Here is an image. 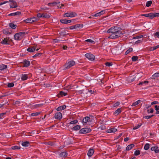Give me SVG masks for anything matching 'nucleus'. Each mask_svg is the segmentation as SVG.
Returning a JSON list of instances; mask_svg holds the SVG:
<instances>
[{"label":"nucleus","mask_w":159,"mask_h":159,"mask_svg":"<svg viewBox=\"0 0 159 159\" xmlns=\"http://www.w3.org/2000/svg\"><path fill=\"white\" fill-rule=\"evenodd\" d=\"M134 146V144H130L126 147V149H131Z\"/></svg>","instance_id":"c756f323"},{"label":"nucleus","mask_w":159,"mask_h":159,"mask_svg":"<svg viewBox=\"0 0 159 159\" xmlns=\"http://www.w3.org/2000/svg\"><path fill=\"white\" fill-rule=\"evenodd\" d=\"M159 77V73L157 72L155 73L152 76V79H154L158 77Z\"/></svg>","instance_id":"bb28decb"},{"label":"nucleus","mask_w":159,"mask_h":159,"mask_svg":"<svg viewBox=\"0 0 159 159\" xmlns=\"http://www.w3.org/2000/svg\"><path fill=\"white\" fill-rule=\"evenodd\" d=\"M150 144L148 143H146L144 146V149H149L150 148Z\"/></svg>","instance_id":"473e14b6"},{"label":"nucleus","mask_w":159,"mask_h":159,"mask_svg":"<svg viewBox=\"0 0 159 159\" xmlns=\"http://www.w3.org/2000/svg\"><path fill=\"white\" fill-rule=\"evenodd\" d=\"M154 36L155 37H157L158 38H159V32H157L155 33L154 34Z\"/></svg>","instance_id":"864d4df0"},{"label":"nucleus","mask_w":159,"mask_h":159,"mask_svg":"<svg viewBox=\"0 0 159 159\" xmlns=\"http://www.w3.org/2000/svg\"><path fill=\"white\" fill-rule=\"evenodd\" d=\"M10 42V39L9 38H5L1 42V43L3 44H9Z\"/></svg>","instance_id":"9d476101"},{"label":"nucleus","mask_w":159,"mask_h":159,"mask_svg":"<svg viewBox=\"0 0 159 159\" xmlns=\"http://www.w3.org/2000/svg\"><path fill=\"white\" fill-rule=\"evenodd\" d=\"M83 27V24H77L74 25H72L70 27V29L71 30L77 29L78 28H82Z\"/></svg>","instance_id":"6e6552de"},{"label":"nucleus","mask_w":159,"mask_h":159,"mask_svg":"<svg viewBox=\"0 0 159 159\" xmlns=\"http://www.w3.org/2000/svg\"><path fill=\"white\" fill-rule=\"evenodd\" d=\"M7 68V66L4 64L0 65V70H2Z\"/></svg>","instance_id":"5701e85b"},{"label":"nucleus","mask_w":159,"mask_h":159,"mask_svg":"<svg viewBox=\"0 0 159 159\" xmlns=\"http://www.w3.org/2000/svg\"><path fill=\"white\" fill-rule=\"evenodd\" d=\"M28 78L27 75L26 74H22L21 75V79L23 80H25L27 79Z\"/></svg>","instance_id":"b1692460"},{"label":"nucleus","mask_w":159,"mask_h":159,"mask_svg":"<svg viewBox=\"0 0 159 159\" xmlns=\"http://www.w3.org/2000/svg\"><path fill=\"white\" fill-rule=\"evenodd\" d=\"M5 114H6V113H3L0 114V119L3 118L4 117V116Z\"/></svg>","instance_id":"6e6d98bb"},{"label":"nucleus","mask_w":159,"mask_h":159,"mask_svg":"<svg viewBox=\"0 0 159 159\" xmlns=\"http://www.w3.org/2000/svg\"><path fill=\"white\" fill-rule=\"evenodd\" d=\"M38 20V18L37 17H34L31 18H28L26 20H25L24 21L26 23H31L34 22Z\"/></svg>","instance_id":"39448f33"},{"label":"nucleus","mask_w":159,"mask_h":159,"mask_svg":"<svg viewBox=\"0 0 159 159\" xmlns=\"http://www.w3.org/2000/svg\"><path fill=\"white\" fill-rule=\"evenodd\" d=\"M154 111V110L152 108H151L150 109V111H149V109H148L147 110V112L148 113H153Z\"/></svg>","instance_id":"79ce46f5"},{"label":"nucleus","mask_w":159,"mask_h":159,"mask_svg":"<svg viewBox=\"0 0 159 159\" xmlns=\"http://www.w3.org/2000/svg\"><path fill=\"white\" fill-rule=\"evenodd\" d=\"M141 125V124H139L133 128V130H135L139 128Z\"/></svg>","instance_id":"8fccbe9b"},{"label":"nucleus","mask_w":159,"mask_h":159,"mask_svg":"<svg viewBox=\"0 0 159 159\" xmlns=\"http://www.w3.org/2000/svg\"><path fill=\"white\" fill-rule=\"evenodd\" d=\"M91 130L89 128H83L81 129L79 131L80 134H86L89 133Z\"/></svg>","instance_id":"0eeeda50"},{"label":"nucleus","mask_w":159,"mask_h":159,"mask_svg":"<svg viewBox=\"0 0 159 159\" xmlns=\"http://www.w3.org/2000/svg\"><path fill=\"white\" fill-rule=\"evenodd\" d=\"M66 107V105H63L59 107L57 109V111H61L65 109Z\"/></svg>","instance_id":"412c9836"},{"label":"nucleus","mask_w":159,"mask_h":159,"mask_svg":"<svg viewBox=\"0 0 159 159\" xmlns=\"http://www.w3.org/2000/svg\"><path fill=\"white\" fill-rule=\"evenodd\" d=\"M43 104H36L35 105L36 107L37 108L39 107H41L42 106Z\"/></svg>","instance_id":"052dcab7"},{"label":"nucleus","mask_w":159,"mask_h":159,"mask_svg":"<svg viewBox=\"0 0 159 159\" xmlns=\"http://www.w3.org/2000/svg\"><path fill=\"white\" fill-rule=\"evenodd\" d=\"M42 54V53H39L36 54L34 55L33 56V57H39L41 56V55Z\"/></svg>","instance_id":"09e8293b"},{"label":"nucleus","mask_w":159,"mask_h":159,"mask_svg":"<svg viewBox=\"0 0 159 159\" xmlns=\"http://www.w3.org/2000/svg\"><path fill=\"white\" fill-rule=\"evenodd\" d=\"M77 16V14L74 12H67L64 14V17H74Z\"/></svg>","instance_id":"20e7f679"},{"label":"nucleus","mask_w":159,"mask_h":159,"mask_svg":"<svg viewBox=\"0 0 159 159\" xmlns=\"http://www.w3.org/2000/svg\"><path fill=\"white\" fill-rule=\"evenodd\" d=\"M35 47L33 46L30 47L28 48L27 49V51L30 52H33L35 50Z\"/></svg>","instance_id":"ddd939ff"},{"label":"nucleus","mask_w":159,"mask_h":159,"mask_svg":"<svg viewBox=\"0 0 159 159\" xmlns=\"http://www.w3.org/2000/svg\"><path fill=\"white\" fill-rule=\"evenodd\" d=\"M59 94L61 96H65L67 95V93L63 91H61L60 92Z\"/></svg>","instance_id":"72a5a7b5"},{"label":"nucleus","mask_w":159,"mask_h":159,"mask_svg":"<svg viewBox=\"0 0 159 159\" xmlns=\"http://www.w3.org/2000/svg\"><path fill=\"white\" fill-rule=\"evenodd\" d=\"M85 41L91 43H93L94 42L92 40H91V39H87L85 40Z\"/></svg>","instance_id":"13d9d810"},{"label":"nucleus","mask_w":159,"mask_h":159,"mask_svg":"<svg viewBox=\"0 0 159 159\" xmlns=\"http://www.w3.org/2000/svg\"><path fill=\"white\" fill-rule=\"evenodd\" d=\"M3 32L4 34H10V33L6 29L3 30Z\"/></svg>","instance_id":"ea45409f"},{"label":"nucleus","mask_w":159,"mask_h":159,"mask_svg":"<svg viewBox=\"0 0 159 159\" xmlns=\"http://www.w3.org/2000/svg\"><path fill=\"white\" fill-rule=\"evenodd\" d=\"M40 114L39 112L33 113L31 114V115L33 116H37Z\"/></svg>","instance_id":"49530a36"},{"label":"nucleus","mask_w":159,"mask_h":159,"mask_svg":"<svg viewBox=\"0 0 159 159\" xmlns=\"http://www.w3.org/2000/svg\"><path fill=\"white\" fill-rule=\"evenodd\" d=\"M85 56L89 60L92 61H94L95 58V56L91 53H86Z\"/></svg>","instance_id":"423d86ee"},{"label":"nucleus","mask_w":159,"mask_h":159,"mask_svg":"<svg viewBox=\"0 0 159 159\" xmlns=\"http://www.w3.org/2000/svg\"><path fill=\"white\" fill-rule=\"evenodd\" d=\"M159 48V45L156 46L155 47H151L150 48V50L151 51H153Z\"/></svg>","instance_id":"4c0bfd02"},{"label":"nucleus","mask_w":159,"mask_h":159,"mask_svg":"<svg viewBox=\"0 0 159 159\" xmlns=\"http://www.w3.org/2000/svg\"><path fill=\"white\" fill-rule=\"evenodd\" d=\"M68 155V153L66 151L62 152L59 154V156L62 157H66Z\"/></svg>","instance_id":"f8f14e48"},{"label":"nucleus","mask_w":159,"mask_h":159,"mask_svg":"<svg viewBox=\"0 0 159 159\" xmlns=\"http://www.w3.org/2000/svg\"><path fill=\"white\" fill-rule=\"evenodd\" d=\"M90 122V118L88 116L85 117L83 120V122L84 123H86L87 122Z\"/></svg>","instance_id":"f3484780"},{"label":"nucleus","mask_w":159,"mask_h":159,"mask_svg":"<svg viewBox=\"0 0 159 159\" xmlns=\"http://www.w3.org/2000/svg\"><path fill=\"white\" fill-rule=\"evenodd\" d=\"M158 103V102L157 101H155L152 102L151 103V105H154V104H157Z\"/></svg>","instance_id":"bf43d9fd"},{"label":"nucleus","mask_w":159,"mask_h":159,"mask_svg":"<svg viewBox=\"0 0 159 159\" xmlns=\"http://www.w3.org/2000/svg\"><path fill=\"white\" fill-rule=\"evenodd\" d=\"M80 128L81 127L80 125H77L73 127L72 129V130L77 131L80 129Z\"/></svg>","instance_id":"4be33fe9"},{"label":"nucleus","mask_w":159,"mask_h":159,"mask_svg":"<svg viewBox=\"0 0 159 159\" xmlns=\"http://www.w3.org/2000/svg\"><path fill=\"white\" fill-rule=\"evenodd\" d=\"M60 41H61V40H60V39H55L54 40V42L55 43H57Z\"/></svg>","instance_id":"69168bd1"},{"label":"nucleus","mask_w":159,"mask_h":159,"mask_svg":"<svg viewBox=\"0 0 159 159\" xmlns=\"http://www.w3.org/2000/svg\"><path fill=\"white\" fill-rule=\"evenodd\" d=\"M117 130V129H116L111 128L107 129V132L108 133H115L116 132Z\"/></svg>","instance_id":"a211bd4d"},{"label":"nucleus","mask_w":159,"mask_h":159,"mask_svg":"<svg viewBox=\"0 0 159 159\" xmlns=\"http://www.w3.org/2000/svg\"><path fill=\"white\" fill-rule=\"evenodd\" d=\"M25 34V32H23L16 33L14 35L15 39L17 40L21 39L24 36Z\"/></svg>","instance_id":"f03ea898"},{"label":"nucleus","mask_w":159,"mask_h":159,"mask_svg":"<svg viewBox=\"0 0 159 159\" xmlns=\"http://www.w3.org/2000/svg\"><path fill=\"white\" fill-rule=\"evenodd\" d=\"M75 64V62L73 61H71L66 62L64 65L65 68L64 69V70H65L66 69L69 68L74 65Z\"/></svg>","instance_id":"7ed1b4c3"},{"label":"nucleus","mask_w":159,"mask_h":159,"mask_svg":"<svg viewBox=\"0 0 159 159\" xmlns=\"http://www.w3.org/2000/svg\"><path fill=\"white\" fill-rule=\"evenodd\" d=\"M50 16L49 15L47 14H43V17L45 18H48L50 17Z\"/></svg>","instance_id":"2f4dec72"},{"label":"nucleus","mask_w":159,"mask_h":159,"mask_svg":"<svg viewBox=\"0 0 159 159\" xmlns=\"http://www.w3.org/2000/svg\"><path fill=\"white\" fill-rule=\"evenodd\" d=\"M78 122V120H74L71 121L70 122V124H75Z\"/></svg>","instance_id":"a18cd8bd"},{"label":"nucleus","mask_w":159,"mask_h":159,"mask_svg":"<svg viewBox=\"0 0 159 159\" xmlns=\"http://www.w3.org/2000/svg\"><path fill=\"white\" fill-rule=\"evenodd\" d=\"M120 102H117L116 103H115L113 105V107H116L118 106L120 104Z\"/></svg>","instance_id":"37998d69"},{"label":"nucleus","mask_w":159,"mask_h":159,"mask_svg":"<svg viewBox=\"0 0 159 159\" xmlns=\"http://www.w3.org/2000/svg\"><path fill=\"white\" fill-rule=\"evenodd\" d=\"M21 12L20 11H17L15 12L11 13L8 15L9 16H20V15Z\"/></svg>","instance_id":"dca6fc26"},{"label":"nucleus","mask_w":159,"mask_h":159,"mask_svg":"<svg viewBox=\"0 0 159 159\" xmlns=\"http://www.w3.org/2000/svg\"><path fill=\"white\" fill-rule=\"evenodd\" d=\"M37 18H38V20H39V18L40 17H43V14L41 15L40 13H38L37 14Z\"/></svg>","instance_id":"5fc2aeb1"},{"label":"nucleus","mask_w":159,"mask_h":159,"mask_svg":"<svg viewBox=\"0 0 159 159\" xmlns=\"http://www.w3.org/2000/svg\"><path fill=\"white\" fill-rule=\"evenodd\" d=\"M24 66L25 67H27L29 66L30 65V61L25 60L23 62Z\"/></svg>","instance_id":"6ab92c4d"},{"label":"nucleus","mask_w":159,"mask_h":159,"mask_svg":"<svg viewBox=\"0 0 159 159\" xmlns=\"http://www.w3.org/2000/svg\"><path fill=\"white\" fill-rule=\"evenodd\" d=\"M152 2L151 1H148L146 3V7H149L151 5V4L152 3Z\"/></svg>","instance_id":"c9c22d12"},{"label":"nucleus","mask_w":159,"mask_h":159,"mask_svg":"<svg viewBox=\"0 0 159 159\" xmlns=\"http://www.w3.org/2000/svg\"><path fill=\"white\" fill-rule=\"evenodd\" d=\"M71 21V20H67L66 19H62L60 20V22L61 23L65 24L70 23Z\"/></svg>","instance_id":"2eb2a0df"},{"label":"nucleus","mask_w":159,"mask_h":159,"mask_svg":"<svg viewBox=\"0 0 159 159\" xmlns=\"http://www.w3.org/2000/svg\"><path fill=\"white\" fill-rule=\"evenodd\" d=\"M94 153V150H89L87 155L89 157H90L93 155Z\"/></svg>","instance_id":"aec40b11"},{"label":"nucleus","mask_w":159,"mask_h":159,"mask_svg":"<svg viewBox=\"0 0 159 159\" xmlns=\"http://www.w3.org/2000/svg\"><path fill=\"white\" fill-rule=\"evenodd\" d=\"M112 64V62H107L105 63L106 65L109 67L111 66Z\"/></svg>","instance_id":"c03bdc74"},{"label":"nucleus","mask_w":159,"mask_h":159,"mask_svg":"<svg viewBox=\"0 0 159 159\" xmlns=\"http://www.w3.org/2000/svg\"><path fill=\"white\" fill-rule=\"evenodd\" d=\"M158 148H159V145L152 147L150 149H157Z\"/></svg>","instance_id":"603ef678"},{"label":"nucleus","mask_w":159,"mask_h":159,"mask_svg":"<svg viewBox=\"0 0 159 159\" xmlns=\"http://www.w3.org/2000/svg\"><path fill=\"white\" fill-rule=\"evenodd\" d=\"M21 144L24 147H27L30 145V143L27 141H25L21 143Z\"/></svg>","instance_id":"4468645a"},{"label":"nucleus","mask_w":159,"mask_h":159,"mask_svg":"<svg viewBox=\"0 0 159 159\" xmlns=\"http://www.w3.org/2000/svg\"><path fill=\"white\" fill-rule=\"evenodd\" d=\"M140 154V151L139 150H136L135 151L134 154L135 156H138Z\"/></svg>","instance_id":"e433bc0d"},{"label":"nucleus","mask_w":159,"mask_h":159,"mask_svg":"<svg viewBox=\"0 0 159 159\" xmlns=\"http://www.w3.org/2000/svg\"><path fill=\"white\" fill-rule=\"evenodd\" d=\"M149 18L152 19L154 17V13H149Z\"/></svg>","instance_id":"58836bf2"},{"label":"nucleus","mask_w":159,"mask_h":159,"mask_svg":"<svg viewBox=\"0 0 159 159\" xmlns=\"http://www.w3.org/2000/svg\"><path fill=\"white\" fill-rule=\"evenodd\" d=\"M143 37V35H139V36H138L136 37H135L134 38H135V39L141 38H142Z\"/></svg>","instance_id":"0e129e2a"},{"label":"nucleus","mask_w":159,"mask_h":159,"mask_svg":"<svg viewBox=\"0 0 159 159\" xmlns=\"http://www.w3.org/2000/svg\"><path fill=\"white\" fill-rule=\"evenodd\" d=\"M12 4L13 6H11L10 5V8H16L18 7L16 2L15 1V2Z\"/></svg>","instance_id":"cd10ccee"},{"label":"nucleus","mask_w":159,"mask_h":159,"mask_svg":"<svg viewBox=\"0 0 159 159\" xmlns=\"http://www.w3.org/2000/svg\"><path fill=\"white\" fill-rule=\"evenodd\" d=\"M54 118L56 119H57L59 120H60L62 118V114L60 112H57L55 114Z\"/></svg>","instance_id":"1a4fd4ad"},{"label":"nucleus","mask_w":159,"mask_h":159,"mask_svg":"<svg viewBox=\"0 0 159 159\" xmlns=\"http://www.w3.org/2000/svg\"><path fill=\"white\" fill-rule=\"evenodd\" d=\"M121 29L119 27L113 26L110 28L107 32L111 33L108 38L111 39H117L121 36L123 34L121 30Z\"/></svg>","instance_id":"f257e3e1"},{"label":"nucleus","mask_w":159,"mask_h":159,"mask_svg":"<svg viewBox=\"0 0 159 159\" xmlns=\"http://www.w3.org/2000/svg\"><path fill=\"white\" fill-rule=\"evenodd\" d=\"M106 10H102L101 11L96 13L94 15H92V16H94L95 17L100 16H101L103 15L105 13Z\"/></svg>","instance_id":"9b49d317"},{"label":"nucleus","mask_w":159,"mask_h":159,"mask_svg":"<svg viewBox=\"0 0 159 159\" xmlns=\"http://www.w3.org/2000/svg\"><path fill=\"white\" fill-rule=\"evenodd\" d=\"M9 26L13 29H15L16 27V25L12 23H10L9 24Z\"/></svg>","instance_id":"393cba45"},{"label":"nucleus","mask_w":159,"mask_h":159,"mask_svg":"<svg viewBox=\"0 0 159 159\" xmlns=\"http://www.w3.org/2000/svg\"><path fill=\"white\" fill-rule=\"evenodd\" d=\"M138 59V57L137 56H134L132 57V60L133 61H135Z\"/></svg>","instance_id":"f704fd0d"},{"label":"nucleus","mask_w":159,"mask_h":159,"mask_svg":"<svg viewBox=\"0 0 159 159\" xmlns=\"http://www.w3.org/2000/svg\"><path fill=\"white\" fill-rule=\"evenodd\" d=\"M121 112V108L117 109L115 112L114 113L117 115H118Z\"/></svg>","instance_id":"c85d7f7f"},{"label":"nucleus","mask_w":159,"mask_h":159,"mask_svg":"<svg viewBox=\"0 0 159 159\" xmlns=\"http://www.w3.org/2000/svg\"><path fill=\"white\" fill-rule=\"evenodd\" d=\"M155 110L156 111H158L159 109V106H157V105H156L155 106Z\"/></svg>","instance_id":"774afa93"},{"label":"nucleus","mask_w":159,"mask_h":159,"mask_svg":"<svg viewBox=\"0 0 159 159\" xmlns=\"http://www.w3.org/2000/svg\"><path fill=\"white\" fill-rule=\"evenodd\" d=\"M20 147L17 146H12L11 149H20Z\"/></svg>","instance_id":"3c124183"},{"label":"nucleus","mask_w":159,"mask_h":159,"mask_svg":"<svg viewBox=\"0 0 159 159\" xmlns=\"http://www.w3.org/2000/svg\"><path fill=\"white\" fill-rule=\"evenodd\" d=\"M149 13L148 14H142L141 15L142 16H144L146 17H149Z\"/></svg>","instance_id":"680f3d73"},{"label":"nucleus","mask_w":159,"mask_h":159,"mask_svg":"<svg viewBox=\"0 0 159 159\" xmlns=\"http://www.w3.org/2000/svg\"><path fill=\"white\" fill-rule=\"evenodd\" d=\"M133 50V48H130L128 49L125 53V55H127L130 52H132Z\"/></svg>","instance_id":"7c9ffc66"},{"label":"nucleus","mask_w":159,"mask_h":159,"mask_svg":"<svg viewBox=\"0 0 159 159\" xmlns=\"http://www.w3.org/2000/svg\"><path fill=\"white\" fill-rule=\"evenodd\" d=\"M63 6V4H57V7H58V8H61Z\"/></svg>","instance_id":"4d7b16f0"},{"label":"nucleus","mask_w":159,"mask_h":159,"mask_svg":"<svg viewBox=\"0 0 159 159\" xmlns=\"http://www.w3.org/2000/svg\"><path fill=\"white\" fill-rule=\"evenodd\" d=\"M14 86V84L13 83H8L7 85V86L9 88H11L13 87Z\"/></svg>","instance_id":"a19ab883"},{"label":"nucleus","mask_w":159,"mask_h":159,"mask_svg":"<svg viewBox=\"0 0 159 159\" xmlns=\"http://www.w3.org/2000/svg\"><path fill=\"white\" fill-rule=\"evenodd\" d=\"M136 77L133 78H129L127 79V80L129 83H131L133 82L135 79Z\"/></svg>","instance_id":"a878e982"},{"label":"nucleus","mask_w":159,"mask_h":159,"mask_svg":"<svg viewBox=\"0 0 159 159\" xmlns=\"http://www.w3.org/2000/svg\"><path fill=\"white\" fill-rule=\"evenodd\" d=\"M154 17H159V13H154Z\"/></svg>","instance_id":"338daca9"},{"label":"nucleus","mask_w":159,"mask_h":159,"mask_svg":"<svg viewBox=\"0 0 159 159\" xmlns=\"http://www.w3.org/2000/svg\"><path fill=\"white\" fill-rule=\"evenodd\" d=\"M154 116V115H150V116H144V117H143V118H145L146 119H148L150 118H151L152 117V116Z\"/></svg>","instance_id":"de8ad7c7"},{"label":"nucleus","mask_w":159,"mask_h":159,"mask_svg":"<svg viewBox=\"0 0 159 159\" xmlns=\"http://www.w3.org/2000/svg\"><path fill=\"white\" fill-rule=\"evenodd\" d=\"M138 104L137 103V102H135L133 103L132 104V105L131 106H135L137 105Z\"/></svg>","instance_id":"e2e57ef3"}]
</instances>
